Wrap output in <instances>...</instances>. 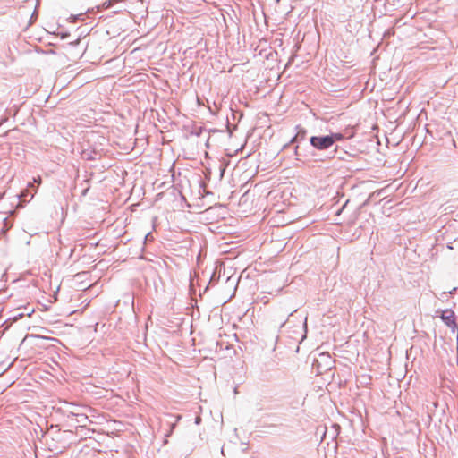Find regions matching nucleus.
Wrapping results in <instances>:
<instances>
[{
	"label": "nucleus",
	"mask_w": 458,
	"mask_h": 458,
	"mask_svg": "<svg viewBox=\"0 0 458 458\" xmlns=\"http://www.w3.org/2000/svg\"><path fill=\"white\" fill-rule=\"evenodd\" d=\"M310 144L314 148L323 150L329 148L333 145V140L328 135L322 137L313 136L310 138Z\"/></svg>",
	"instance_id": "f257e3e1"
},
{
	"label": "nucleus",
	"mask_w": 458,
	"mask_h": 458,
	"mask_svg": "<svg viewBox=\"0 0 458 458\" xmlns=\"http://www.w3.org/2000/svg\"><path fill=\"white\" fill-rule=\"evenodd\" d=\"M322 358H328L327 356H326L325 354H322L321 355Z\"/></svg>",
	"instance_id": "9b49d317"
},
{
	"label": "nucleus",
	"mask_w": 458,
	"mask_h": 458,
	"mask_svg": "<svg viewBox=\"0 0 458 458\" xmlns=\"http://www.w3.org/2000/svg\"><path fill=\"white\" fill-rule=\"evenodd\" d=\"M442 319L449 327L455 325V316L452 310H445L442 314Z\"/></svg>",
	"instance_id": "f03ea898"
},
{
	"label": "nucleus",
	"mask_w": 458,
	"mask_h": 458,
	"mask_svg": "<svg viewBox=\"0 0 458 458\" xmlns=\"http://www.w3.org/2000/svg\"><path fill=\"white\" fill-rule=\"evenodd\" d=\"M195 422H196V424H199L200 422V418L199 417L196 418Z\"/></svg>",
	"instance_id": "1a4fd4ad"
},
{
	"label": "nucleus",
	"mask_w": 458,
	"mask_h": 458,
	"mask_svg": "<svg viewBox=\"0 0 458 458\" xmlns=\"http://www.w3.org/2000/svg\"><path fill=\"white\" fill-rule=\"evenodd\" d=\"M304 329H305V331L307 330V318H305V321H304Z\"/></svg>",
	"instance_id": "6e6552de"
},
{
	"label": "nucleus",
	"mask_w": 458,
	"mask_h": 458,
	"mask_svg": "<svg viewBox=\"0 0 458 458\" xmlns=\"http://www.w3.org/2000/svg\"><path fill=\"white\" fill-rule=\"evenodd\" d=\"M65 406H66V408H64V411H66V412H68V413H70L71 415H73V416H79L80 415V413L78 411V407L76 405L65 403Z\"/></svg>",
	"instance_id": "7ed1b4c3"
},
{
	"label": "nucleus",
	"mask_w": 458,
	"mask_h": 458,
	"mask_svg": "<svg viewBox=\"0 0 458 458\" xmlns=\"http://www.w3.org/2000/svg\"><path fill=\"white\" fill-rule=\"evenodd\" d=\"M79 419L77 420V422L78 423H85L86 420H87V417L84 416L83 414H81L78 416Z\"/></svg>",
	"instance_id": "39448f33"
},
{
	"label": "nucleus",
	"mask_w": 458,
	"mask_h": 458,
	"mask_svg": "<svg viewBox=\"0 0 458 458\" xmlns=\"http://www.w3.org/2000/svg\"><path fill=\"white\" fill-rule=\"evenodd\" d=\"M34 182H38V183H40V182H41L40 177H38V178H37V179H34Z\"/></svg>",
	"instance_id": "0eeeda50"
},
{
	"label": "nucleus",
	"mask_w": 458,
	"mask_h": 458,
	"mask_svg": "<svg viewBox=\"0 0 458 458\" xmlns=\"http://www.w3.org/2000/svg\"><path fill=\"white\" fill-rule=\"evenodd\" d=\"M29 192L28 191H23L21 195H20V198H26L28 196Z\"/></svg>",
	"instance_id": "423d86ee"
},
{
	"label": "nucleus",
	"mask_w": 458,
	"mask_h": 458,
	"mask_svg": "<svg viewBox=\"0 0 458 458\" xmlns=\"http://www.w3.org/2000/svg\"><path fill=\"white\" fill-rule=\"evenodd\" d=\"M181 420V416H180V415H178V416L176 417V421H178V420Z\"/></svg>",
	"instance_id": "9d476101"
},
{
	"label": "nucleus",
	"mask_w": 458,
	"mask_h": 458,
	"mask_svg": "<svg viewBox=\"0 0 458 458\" xmlns=\"http://www.w3.org/2000/svg\"><path fill=\"white\" fill-rule=\"evenodd\" d=\"M329 137L332 138L333 140V144L336 141V140H340L343 139V136L342 134L340 133H334V134H331V135H328Z\"/></svg>",
	"instance_id": "20e7f679"
}]
</instances>
